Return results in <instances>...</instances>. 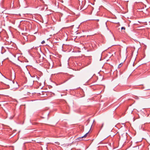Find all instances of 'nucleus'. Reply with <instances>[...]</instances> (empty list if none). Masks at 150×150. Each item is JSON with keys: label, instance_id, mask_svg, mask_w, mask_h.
<instances>
[{"label": "nucleus", "instance_id": "f257e3e1", "mask_svg": "<svg viewBox=\"0 0 150 150\" xmlns=\"http://www.w3.org/2000/svg\"><path fill=\"white\" fill-rule=\"evenodd\" d=\"M88 124H87L86 125V128L87 129V131L86 133L85 134V138L87 135V134H88L89 131L90 130L92 125L91 124H89V122L88 121Z\"/></svg>", "mask_w": 150, "mask_h": 150}, {"label": "nucleus", "instance_id": "f03ea898", "mask_svg": "<svg viewBox=\"0 0 150 150\" xmlns=\"http://www.w3.org/2000/svg\"><path fill=\"white\" fill-rule=\"evenodd\" d=\"M0 76L3 79H4L5 81H4V83L5 85L9 86L8 82H11V81H10L9 80L7 79L6 78H5V77L0 72Z\"/></svg>", "mask_w": 150, "mask_h": 150}, {"label": "nucleus", "instance_id": "7ed1b4c3", "mask_svg": "<svg viewBox=\"0 0 150 150\" xmlns=\"http://www.w3.org/2000/svg\"><path fill=\"white\" fill-rule=\"evenodd\" d=\"M86 56H85V57ZM86 57H89V58H88L87 57L85 58V60H86V61H88V62L87 63V64L86 65V66L88 65L91 63V58L90 57V56H86Z\"/></svg>", "mask_w": 150, "mask_h": 150}, {"label": "nucleus", "instance_id": "20e7f679", "mask_svg": "<svg viewBox=\"0 0 150 150\" xmlns=\"http://www.w3.org/2000/svg\"><path fill=\"white\" fill-rule=\"evenodd\" d=\"M47 95L49 96H51V95H54V93H52V92H48L47 93Z\"/></svg>", "mask_w": 150, "mask_h": 150}, {"label": "nucleus", "instance_id": "39448f33", "mask_svg": "<svg viewBox=\"0 0 150 150\" xmlns=\"http://www.w3.org/2000/svg\"><path fill=\"white\" fill-rule=\"evenodd\" d=\"M84 137V135L83 136H82V137H79V138H78L77 139V140H81V139L82 138H83Z\"/></svg>", "mask_w": 150, "mask_h": 150}, {"label": "nucleus", "instance_id": "423d86ee", "mask_svg": "<svg viewBox=\"0 0 150 150\" xmlns=\"http://www.w3.org/2000/svg\"><path fill=\"white\" fill-rule=\"evenodd\" d=\"M122 66V64H120L118 66V68H120Z\"/></svg>", "mask_w": 150, "mask_h": 150}, {"label": "nucleus", "instance_id": "0eeeda50", "mask_svg": "<svg viewBox=\"0 0 150 150\" xmlns=\"http://www.w3.org/2000/svg\"><path fill=\"white\" fill-rule=\"evenodd\" d=\"M121 29L122 30H125V28L124 27H122L121 28Z\"/></svg>", "mask_w": 150, "mask_h": 150}, {"label": "nucleus", "instance_id": "6e6552de", "mask_svg": "<svg viewBox=\"0 0 150 150\" xmlns=\"http://www.w3.org/2000/svg\"><path fill=\"white\" fill-rule=\"evenodd\" d=\"M45 43V41H44V40L42 41V42H41V43L42 44H43L44 43Z\"/></svg>", "mask_w": 150, "mask_h": 150}, {"label": "nucleus", "instance_id": "1a4fd4ad", "mask_svg": "<svg viewBox=\"0 0 150 150\" xmlns=\"http://www.w3.org/2000/svg\"><path fill=\"white\" fill-rule=\"evenodd\" d=\"M88 44H86V46H85V48L88 47Z\"/></svg>", "mask_w": 150, "mask_h": 150}, {"label": "nucleus", "instance_id": "9d476101", "mask_svg": "<svg viewBox=\"0 0 150 150\" xmlns=\"http://www.w3.org/2000/svg\"><path fill=\"white\" fill-rule=\"evenodd\" d=\"M86 27H87V28H88L89 26V25H88L87 24H86Z\"/></svg>", "mask_w": 150, "mask_h": 150}, {"label": "nucleus", "instance_id": "9b49d317", "mask_svg": "<svg viewBox=\"0 0 150 150\" xmlns=\"http://www.w3.org/2000/svg\"><path fill=\"white\" fill-rule=\"evenodd\" d=\"M87 83H86V84H85V85H87Z\"/></svg>", "mask_w": 150, "mask_h": 150}, {"label": "nucleus", "instance_id": "f8f14e48", "mask_svg": "<svg viewBox=\"0 0 150 150\" xmlns=\"http://www.w3.org/2000/svg\"><path fill=\"white\" fill-rule=\"evenodd\" d=\"M39 77H38V79H39Z\"/></svg>", "mask_w": 150, "mask_h": 150}, {"label": "nucleus", "instance_id": "ddd939ff", "mask_svg": "<svg viewBox=\"0 0 150 150\" xmlns=\"http://www.w3.org/2000/svg\"><path fill=\"white\" fill-rule=\"evenodd\" d=\"M99 150V149H97V150Z\"/></svg>", "mask_w": 150, "mask_h": 150}, {"label": "nucleus", "instance_id": "4468645a", "mask_svg": "<svg viewBox=\"0 0 150 150\" xmlns=\"http://www.w3.org/2000/svg\"><path fill=\"white\" fill-rule=\"evenodd\" d=\"M89 46H90V44H89Z\"/></svg>", "mask_w": 150, "mask_h": 150}]
</instances>
